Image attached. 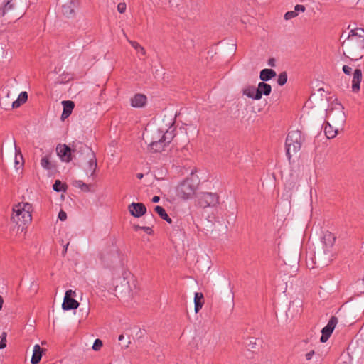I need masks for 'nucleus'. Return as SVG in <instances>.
Here are the masks:
<instances>
[{
	"instance_id": "1",
	"label": "nucleus",
	"mask_w": 364,
	"mask_h": 364,
	"mask_svg": "<svg viewBox=\"0 0 364 364\" xmlns=\"http://www.w3.org/2000/svg\"><path fill=\"white\" fill-rule=\"evenodd\" d=\"M73 153L74 159L87 162L85 171L87 175L93 177L97 166V159L92 149L85 144L77 141L73 144Z\"/></svg>"
},
{
	"instance_id": "2",
	"label": "nucleus",
	"mask_w": 364,
	"mask_h": 364,
	"mask_svg": "<svg viewBox=\"0 0 364 364\" xmlns=\"http://www.w3.org/2000/svg\"><path fill=\"white\" fill-rule=\"evenodd\" d=\"M199 183L198 176L192 171L191 174L176 187V196L183 200L193 198L196 195Z\"/></svg>"
},
{
	"instance_id": "3",
	"label": "nucleus",
	"mask_w": 364,
	"mask_h": 364,
	"mask_svg": "<svg viewBox=\"0 0 364 364\" xmlns=\"http://www.w3.org/2000/svg\"><path fill=\"white\" fill-rule=\"evenodd\" d=\"M343 46L349 54L348 58L351 60L361 59L364 55V37H353V35H348L347 40L343 43Z\"/></svg>"
},
{
	"instance_id": "4",
	"label": "nucleus",
	"mask_w": 364,
	"mask_h": 364,
	"mask_svg": "<svg viewBox=\"0 0 364 364\" xmlns=\"http://www.w3.org/2000/svg\"><path fill=\"white\" fill-rule=\"evenodd\" d=\"M343 106L339 102H333L331 107L326 109V118L337 129L342 128L346 122V115Z\"/></svg>"
},
{
	"instance_id": "5",
	"label": "nucleus",
	"mask_w": 364,
	"mask_h": 364,
	"mask_svg": "<svg viewBox=\"0 0 364 364\" xmlns=\"http://www.w3.org/2000/svg\"><path fill=\"white\" fill-rule=\"evenodd\" d=\"M304 141L301 132L299 130H294L289 132L285 141L287 156L289 160L293 154H296L301 147Z\"/></svg>"
},
{
	"instance_id": "6",
	"label": "nucleus",
	"mask_w": 364,
	"mask_h": 364,
	"mask_svg": "<svg viewBox=\"0 0 364 364\" xmlns=\"http://www.w3.org/2000/svg\"><path fill=\"white\" fill-rule=\"evenodd\" d=\"M26 0H6L4 6L0 8V15L4 16L9 12L20 11L23 16L26 11Z\"/></svg>"
},
{
	"instance_id": "7",
	"label": "nucleus",
	"mask_w": 364,
	"mask_h": 364,
	"mask_svg": "<svg viewBox=\"0 0 364 364\" xmlns=\"http://www.w3.org/2000/svg\"><path fill=\"white\" fill-rule=\"evenodd\" d=\"M219 203V196L217 193L203 192L198 197V205L202 208L214 207Z\"/></svg>"
},
{
	"instance_id": "8",
	"label": "nucleus",
	"mask_w": 364,
	"mask_h": 364,
	"mask_svg": "<svg viewBox=\"0 0 364 364\" xmlns=\"http://www.w3.org/2000/svg\"><path fill=\"white\" fill-rule=\"evenodd\" d=\"M162 136V130L157 129L153 132L149 146L154 152H161L164 149L165 143Z\"/></svg>"
},
{
	"instance_id": "9",
	"label": "nucleus",
	"mask_w": 364,
	"mask_h": 364,
	"mask_svg": "<svg viewBox=\"0 0 364 364\" xmlns=\"http://www.w3.org/2000/svg\"><path fill=\"white\" fill-rule=\"evenodd\" d=\"M24 210H21L20 208L14 206L13 208V213L11 215V220L16 223L19 227L22 226V228L27 224H28L32 220V215L28 217V219H26L24 215Z\"/></svg>"
},
{
	"instance_id": "10",
	"label": "nucleus",
	"mask_w": 364,
	"mask_h": 364,
	"mask_svg": "<svg viewBox=\"0 0 364 364\" xmlns=\"http://www.w3.org/2000/svg\"><path fill=\"white\" fill-rule=\"evenodd\" d=\"M337 323L338 318L335 316H332L328 324L321 330V336L320 338L321 343H326L328 340Z\"/></svg>"
},
{
	"instance_id": "11",
	"label": "nucleus",
	"mask_w": 364,
	"mask_h": 364,
	"mask_svg": "<svg viewBox=\"0 0 364 364\" xmlns=\"http://www.w3.org/2000/svg\"><path fill=\"white\" fill-rule=\"evenodd\" d=\"M56 151L60 159L64 162H70L74 159L73 153V147H70L65 144L58 145L56 147Z\"/></svg>"
},
{
	"instance_id": "12",
	"label": "nucleus",
	"mask_w": 364,
	"mask_h": 364,
	"mask_svg": "<svg viewBox=\"0 0 364 364\" xmlns=\"http://www.w3.org/2000/svg\"><path fill=\"white\" fill-rule=\"evenodd\" d=\"M323 245L324 247V253L328 255V261L331 255V248L334 245L336 237L330 232H326L323 236Z\"/></svg>"
},
{
	"instance_id": "13",
	"label": "nucleus",
	"mask_w": 364,
	"mask_h": 364,
	"mask_svg": "<svg viewBox=\"0 0 364 364\" xmlns=\"http://www.w3.org/2000/svg\"><path fill=\"white\" fill-rule=\"evenodd\" d=\"M128 210L130 214L135 218H140L146 213V208L142 203H132Z\"/></svg>"
},
{
	"instance_id": "14",
	"label": "nucleus",
	"mask_w": 364,
	"mask_h": 364,
	"mask_svg": "<svg viewBox=\"0 0 364 364\" xmlns=\"http://www.w3.org/2000/svg\"><path fill=\"white\" fill-rule=\"evenodd\" d=\"M362 77V70L360 69H355L352 80V91L353 92L357 93L360 91Z\"/></svg>"
},
{
	"instance_id": "15",
	"label": "nucleus",
	"mask_w": 364,
	"mask_h": 364,
	"mask_svg": "<svg viewBox=\"0 0 364 364\" xmlns=\"http://www.w3.org/2000/svg\"><path fill=\"white\" fill-rule=\"evenodd\" d=\"M62 105L63 107V110L60 119L62 121H64L71 114L75 107V103L71 100H63L62 102Z\"/></svg>"
},
{
	"instance_id": "16",
	"label": "nucleus",
	"mask_w": 364,
	"mask_h": 364,
	"mask_svg": "<svg viewBox=\"0 0 364 364\" xmlns=\"http://www.w3.org/2000/svg\"><path fill=\"white\" fill-rule=\"evenodd\" d=\"M147 98L145 95L136 94L133 97L131 98V105L133 107L140 108L145 106L146 104Z\"/></svg>"
},
{
	"instance_id": "17",
	"label": "nucleus",
	"mask_w": 364,
	"mask_h": 364,
	"mask_svg": "<svg viewBox=\"0 0 364 364\" xmlns=\"http://www.w3.org/2000/svg\"><path fill=\"white\" fill-rule=\"evenodd\" d=\"M272 92V87L269 84L264 82H261L258 84L257 87V97H259V100L262 98V95L268 96Z\"/></svg>"
},
{
	"instance_id": "18",
	"label": "nucleus",
	"mask_w": 364,
	"mask_h": 364,
	"mask_svg": "<svg viewBox=\"0 0 364 364\" xmlns=\"http://www.w3.org/2000/svg\"><path fill=\"white\" fill-rule=\"evenodd\" d=\"M79 306V303L73 298L64 297L62 308L65 311L76 309Z\"/></svg>"
},
{
	"instance_id": "19",
	"label": "nucleus",
	"mask_w": 364,
	"mask_h": 364,
	"mask_svg": "<svg viewBox=\"0 0 364 364\" xmlns=\"http://www.w3.org/2000/svg\"><path fill=\"white\" fill-rule=\"evenodd\" d=\"M276 76V72L272 69H263L260 71L259 78L262 82H267Z\"/></svg>"
},
{
	"instance_id": "20",
	"label": "nucleus",
	"mask_w": 364,
	"mask_h": 364,
	"mask_svg": "<svg viewBox=\"0 0 364 364\" xmlns=\"http://www.w3.org/2000/svg\"><path fill=\"white\" fill-rule=\"evenodd\" d=\"M338 129L337 127L332 126L328 121L326 122V125L324 127V132L328 139L334 138L338 134Z\"/></svg>"
},
{
	"instance_id": "21",
	"label": "nucleus",
	"mask_w": 364,
	"mask_h": 364,
	"mask_svg": "<svg viewBox=\"0 0 364 364\" xmlns=\"http://www.w3.org/2000/svg\"><path fill=\"white\" fill-rule=\"evenodd\" d=\"M42 358V350L38 344L34 346L33 353L31 360V364H38Z\"/></svg>"
},
{
	"instance_id": "22",
	"label": "nucleus",
	"mask_w": 364,
	"mask_h": 364,
	"mask_svg": "<svg viewBox=\"0 0 364 364\" xmlns=\"http://www.w3.org/2000/svg\"><path fill=\"white\" fill-rule=\"evenodd\" d=\"M195 312L198 313L204 304V296L203 293L196 292L194 295Z\"/></svg>"
},
{
	"instance_id": "23",
	"label": "nucleus",
	"mask_w": 364,
	"mask_h": 364,
	"mask_svg": "<svg viewBox=\"0 0 364 364\" xmlns=\"http://www.w3.org/2000/svg\"><path fill=\"white\" fill-rule=\"evenodd\" d=\"M62 12L64 16L68 18L72 17L75 14V4L71 1L69 3L65 4L62 7Z\"/></svg>"
},
{
	"instance_id": "24",
	"label": "nucleus",
	"mask_w": 364,
	"mask_h": 364,
	"mask_svg": "<svg viewBox=\"0 0 364 364\" xmlns=\"http://www.w3.org/2000/svg\"><path fill=\"white\" fill-rule=\"evenodd\" d=\"M171 129V127H170L169 129L166 130L165 132L162 130V137L163 141L165 143V147L171 142L176 135L174 133L175 129Z\"/></svg>"
},
{
	"instance_id": "25",
	"label": "nucleus",
	"mask_w": 364,
	"mask_h": 364,
	"mask_svg": "<svg viewBox=\"0 0 364 364\" xmlns=\"http://www.w3.org/2000/svg\"><path fill=\"white\" fill-rule=\"evenodd\" d=\"M243 95L253 100H258L259 97H257V87L255 86H247L243 90Z\"/></svg>"
},
{
	"instance_id": "26",
	"label": "nucleus",
	"mask_w": 364,
	"mask_h": 364,
	"mask_svg": "<svg viewBox=\"0 0 364 364\" xmlns=\"http://www.w3.org/2000/svg\"><path fill=\"white\" fill-rule=\"evenodd\" d=\"M15 206L20 208L21 210H24V215H26L25 216L26 219H28V217L31 215V213L33 211V207L32 205L28 203H20Z\"/></svg>"
},
{
	"instance_id": "27",
	"label": "nucleus",
	"mask_w": 364,
	"mask_h": 364,
	"mask_svg": "<svg viewBox=\"0 0 364 364\" xmlns=\"http://www.w3.org/2000/svg\"><path fill=\"white\" fill-rule=\"evenodd\" d=\"M154 210L163 220H166L168 223H172V220L166 213L165 209L163 207L157 205L154 208Z\"/></svg>"
},
{
	"instance_id": "28",
	"label": "nucleus",
	"mask_w": 364,
	"mask_h": 364,
	"mask_svg": "<svg viewBox=\"0 0 364 364\" xmlns=\"http://www.w3.org/2000/svg\"><path fill=\"white\" fill-rule=\"evenodd\" d=\"M73 185L75 187L80 188L84 192L87 193V192L90 191V186L85 183L82 181H80V180L75 181L73 183Z\"/></svg>"
},
{
	"instance_id": "29",
	"label": "nucleus",
	"mask_w": 364,
	"mask_h": 364,
	"mask_svg": "<svg viewBox=\"0 0 364 364\" xmlns=\"http://www.w3.org/2000/svg\"><path fill=\"white\" fill-rule=\"evenodd\" d=\"M67 185L62 183L60 180H56L53 185V188L56 192L66 191Z\"/></svg>"
},
{
	"instance_id": "30",
	"label": "nucleus",
	"mask_w": 364,
	"mask_h": 364,
	"mask_svg": "<svg viewBox=\"0 0 364 364\" xmlns=\"http://www.w3.org/2000/svg\"><path fill=\"white\" fill-rule=\"evenodd\" d=\"M129 43L131 44V46L136 50L138 51L139 53H141V54L142 55H146V50L144 48V47H142L141 46H140L139 44V43H137L136 41H130L129 40L128 41Z\"/></svg>"
},
{
	"instance_id": "31",
	"label": "nucleus",
	"mask_w": 364,
	"mask_h": 364,
	"mask_svg": "<svg viewBox=\"0 0 364 364\" xmlns=\"http://www.w3.org/2000/svg\"><path fill=\"white\" fill-rule=\"evenodd\" d=\"M15 150H16L15 164H16V169H18L19 167H21L23 165V164H20L18 158L21 160H23V156L21 153L20 149H18L16 145H15Z\"/></svg>"
},
{
	"instance_id": "32",
	"label": "nucleus",
	"mask_w": 364,
	"mask_h": 364,
	"mask_svg": "<svg viewBox=\"0 0 364 364\" xmlns=\"http://www.w3.org/2000/svg\"><path fill=\"white\" fill-rule=\"evenodd\" d=\"M287 81V74L286 72L281 73L277 79V83L279 86H283Z\"/></svg>"
},
{
	"instance_id": "33",
	"label": "nucleus",
	"mask_w": 364,
	"mask_h": 364,
	"mask_svg": "<svg viewBox=\"0 0 364 364\" xmlns=\"http://www.w3.org/2000/svg\"><path fill=\"white\" fill-rule=\"evenodd\" d=\"M258 339L254 337H250L246 341V345L250 349H255L257 345Z\"/></svg>"
},
{
	"instance_id": "34",
	"label": "nucleus",
	"mask_w": 364,
	"mask_h": 364,
	"mask_svg": "<svg viewBox=\"0 0 364 364\" xmlns=\"http://www.w3.org/2000/svg\"><path fill=\"white\" fill-rule=\"evenodd\" d=\"M41 165L47 170H50L52 168L49 158L47 156L42 158L41 160Z\"/></svg>"
},
{
	"instance_id": "35",
	"label": "nucleus",
	"mask_w": 364,
	"mask_h": 364,
	"mask_svg": "<svg viewBox=\"0 0 364 364\" xmlns=\"http://www.w3.org/2000/svg\"><path fill=\"white\" fill-rule=\"evenodd\" d=\"M348 35H353V37H364V30L358 28L352 29Z\"/></svg>"
},
{
	"instance_id": "36",
	"label": "nucleus",
	"mask_w": 364,
	"mask_h": 364,
	"mask_svg": "<svg viewBox=\"0 0 364 364\" xmlns=\"http://www.w3.org/2000/svg\"><path fill=\"white\" fill-rule=\"evenodd\" d=\"M102 346V341L100 339L97 338L94 341V343L92 346V349L95 351H97L101 348Z\"/></svg>"
},
{
	"instance_id": "37",
	"label": "nucleus",
	"mask_w": 364,
	"mask_h": 364,
	"mask_svg": "<svg viewBox=\"0 0 364 364\" xmlns=\"http://www.w3.org/2000/svg\"><path fill=\"white\" fill-rule=\"evenodd\" d=\"M17 100L21 102V104H23L25 103L27 100H28V94L26 92H22L20 93V95H18V97L17 98Z\"/></svg>"
},
{
	"instance_id": "38",
	"label": "nucleus",
	"mask_w": 364,
	"mask_h": 364,
	"mask_svg": "<svg viewBox=\"0 0 364 364\" xmlns=\"http://www.w3.org/2000/svg\"><path fill=\"white\" fill-rule=\"evenodd\" d=\"M314 259H315L314 263L315 264H318V265L325 266V265L328 264L327 262H322V261H321V255H320L319 252L317 254V255L314 256Z\"/></svg>"
},
{
	"instance_id": "39",
	"label": "nucleus",
	"mask_w": 364,
	"mask_h": 364,
	"mask_svg": "<svg viewBox=\"0 0 364 364\" xmlns=\"http://www.w3.org/2000/svg\"><path fill=\"white\" fill-rule=\"evenodd\" d=\"M297 15H298V14L296 13V11H287L284 14V18L286 20H289V19H291V18L296 17Z\"/></svg>"
},
{
	"instance_id": "40",
	"label": "nucleus",
	"mask_w": 364,
	"mask_h": 364,
	"mask_svg": "<svg viewBox=\"0 0 364 364\" xmlns=\"http://www.w3.org/2000/svg\"><path fill=\"white\" fill-rule=\"evenodd\" d=\"M6 333H3V336L0 337V349H3L6 346Z\"/></svg>"
},
{
	"instance_id": "41",
	"label": "nucleus",
	"mask_w": 364,
	"mask_h": 364,
	"mask_svg": "<svg viewBox=\"0 0 364 364\" xmlns=\"http://www.w3.org/2000/svg\"><path fill=\"white\" fill-rule=\"evenodd\" d=\"M126 9H127V5L125 3H119L118 5H117V11L120 13V14H123L126 11Z\"/></svg>"
},
{
	"instance_id": "42",
	"label": "nucleus",
	"mask_w": 364,
	"mask_h": 364,
	"mask_svg": "<svg viewBox=\"0 0 364 364\" xmlns=\"http://www.w3.org/2000/svg\"><path fill=\"white\" fill-rule=\"evenodd\" d=\"M342 70H343V72L347 75H350L351 74L352 68L348 65H343L342 68Z\"/></svg>"
},
{
	"instance_id": "43",
	"label": "nucleus",
	"mask_w": 364,
	"mask_h": 364,
	"mask_svg": "<svg viewBox=\"0 0 364 364\" xmlns=\"http://www.w3.org/2000/svg\"><path fill=\"white\" fill-rule=\"evenodd\" d=\"M305 10H306V8L304 5L297 4L294 7V11H296V13H297V14L299 11L304 12V11H305Z\"/></svg>"
},
{
	"instance_id": "44",
	"label": "nucleus",
	"mask_w": 364,
	"mask_h": 364,
	"mask_svg": "<svg viewBox=\"0 0 364 364\" xmlns=\"http://www.w3.org/2000/svg\"><path fill=\"white\" fill-rule=\"evenodd\" d=\"M58 218L61 220V221H64L66 220L67 218V213L63 211V210H60L58 213Z\"/></svg>"
},
{
	"instance_id": "45",
	"label": "nucleus",
	"mask_w": 364,
	"mask_h": 364,
	"mask_svg": "<svg viewBox=\"0 0 364 364\" xmlns=\"http://www.w3.org/2000/svg\"><path fill=\"white\" fill-rule=\"evenodd\" d=\"M73 296H75V291H73L72 290L66 291L65 297L73 298Z\"/></svg>"
},
{
	"instance_id": "46",
	"label": "nucleus",
	"mask_w": 364,
	"mask_h": 364,
	"mask_svg": "<svg viewBox=\"0 0 364 364\" xmlns=\"http://www.w3.org/2000/svg\"><path fill=\"white\" fill-rule=\"evenodd\" d=\"M141 230H144V232L148 235H151L153 233V230L150 227L143 226V228H141Z\"/></svg>"
},
{
	"instance_id": "47",
	"label": "nucleus",
	"mask_w": 364,
	"mask_h": 364,
	"mask_svg": "<svg viewBox=\"0 0 364 364\" xmlns=\"http://www.w3.org/2000/svg\"><path fill=\"white\" fill-rule=\"evenodd\" d=\"M314 350H311L310 352L306 353L305 358L307 360H309L312 358L313 355H314Z\"/></svg>"
},
{
	"instance_id": "48",
	"label": "nucleus",
	"mask_w": 364,
	"mask_h": 364,
	"mask_svg": "<svg viewBox=\"0 0 364 364\" xmlns=\"http://www.w3.org/2000/svg\"><path fill=\"white\" fill-rule=\"evenodd\" d=\"M21 102H20L17 99L12 102V108H17L21 105Z\"/></svg>"
},
{
	"instance_id": "49",
	"label": "nucleus",
	"mask_w": 364,
	"mask_h": 364,
	"mask_svg": "<svg viewBox=\"0 0 364 364\" xmlns=\"http://www.w3.org/2000/svg\"><path fill=\"white\" fill-rule=\"evenodd\" d=\"M286 186H288V188L289 189L294 188L296 186V182L295 181L287 182Z\"/></svg>"
},
{
	"instance_id": "50",
	"label": "nucleus",
	"mask_w": 364,
	"mask_h": 364,
	"mask_svg": "<svg viewBox=\"0 0 364 364\" xmlns=\"http://www.w3.org/2000/svg\"><path fill=\"white\" fill-rule=\"evenodd\" d=\"M268 65L271 67H274L275 66V59L269 58L268 60Z\"/></svg>"
},
{
	"instance_id": "51",
	"label": "nucleus",
	"mask_w": 364,
	"mask_h": 364,
	"mask_svg": "<svg viewBox=\"0 0 364 364\" xmlns=\"http://www.w3.org/2000/svg\"><path fill=\"white\" fill-rule=\"evenodd\" d=\"M127 339L129 340V337H128ZM129 343L130 341H127L125 343H120L119 344L122 346V348H128Z\"/></svg>"
},
{
	"instance_id": "52",
	"label": "nucleus",
	"mask_w": 364,
	"mask_h": 364,
	"mask_svg": "<svg viewBox=\"0 0 364 364\" xmlns=\"http://www.w3.org/2000/svg\"><path fill=\"white\" fill-rule=\"evenodd\" d=\"M146 218L150 221L154 220V215L151 213H150L149 215H146Z\"/></svg>"
},
{
	"instance_id": "53",
	"label": "nucleus",
	"mask_w": 364,
	"mask_h": 364,
	"mask_svg": "<svg viewBox=\"0 0 364 364\" xmlns=\"http://www.w3.org/2000/svg\"><path fill=\"white\" fill-rule=\"evenodd\" d=\"M160 200L159 196H155L152 198L151 201L154 203H158Z\"/></svg>"
},
{
	"instance_id": "54",
	"label": "nucleus",
	"mask_w": 364,
	"mask_h": 364,
	"mask_svg": "<svg viewBox=\"0 0 364 364\" xmlns=\"http://www.w3.org/2000/svg\"><path fill=\"white\" fill-rule=\"evenodd\" d=\"M68 245H69V243H67V244L64 246V247H63V251H62V255H63V256H64V255L66 254V252H67V249H68Z\"/></svg>"
},
{
	"instance_id": "55",
	"label": "nucleus",
	"mask_w": 364,
	"mask_h": 364,
	"mask_svg": "<svg viewBox=\"0 0 364 364\" xmlns=\"http://www.w3.org/2000/svg\"><path fill=\"white\" fill-rule=\"evenodd\" d=\"M141 228H143V226H140L139 225H134V230L137 231L139 230H141Z\"/></svg>"
},
{
	"instance_id": "56",
	"label": "nucleus",
	"mask_w": 364,
	"mask_h": 364,
	"mask_svg": "<svg viewBox=\"0 0 364 364\" xmlns=\"http://www.w3.org/2000/svg\"><path fill=\"white\" fill-rule=\"evenodd\" d=\"M136 177L139 179H141L144 177V174L141 173H139L136 174Z\"/></svg>"
},
{
	"instance_id": "57",
	"label": "nucleus",
	"mask_w": 364,
	"mask_h": 364,
	"mask_svg": "<svg viewBox=\"0 0 364 364\" xmlns=\"http://www.w3.org/2000/svg\"><path fill=\"white\" fill-rule=\"evenodd\" d=\"M3 303H4L3 298L0 296V310L2 309Z\"/></svg>"
},
{
	"instance_id": "58",
	"label": "nucleus",
	"mask_w": 364,
	"mask_h": 364,
	"mask_svg": "<svg viewBox=\"0 0 364 364\" xmlns=\"http://www.w3.org/2000/svg\"><path fill=\"white\" fill-rule=\"evenodd\" d=\"M122 339H124V336L123 334L120 335L118 338L119 342H122Z\"/></svg>"
},
{
	"instance_id": "59",
	"label": "nucleus",
	"mask_w": 364,
	"mask_h": 364,
	"mask_svg": "<svg viewBox=\"0 0 364 364\" xmlns=\"http://www.w3.org/2000/svg\"><path fill=\"white\" fill-rule=\"evenodd\" d=\"M338 364H349L347 361H341Z\"/></svg>"
}]
</instances>
